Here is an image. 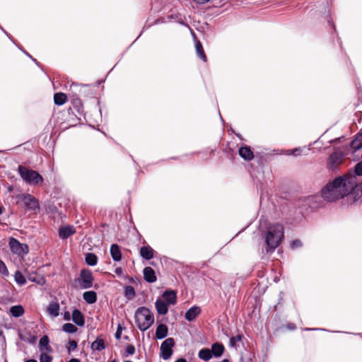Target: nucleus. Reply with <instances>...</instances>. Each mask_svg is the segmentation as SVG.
<instances>
[{"instance_id":"obj_1","label":"nucleus","mask_w":362,"mask_h":362,"mask_svg":"<svg viewBox=\"0 0 362 362\" xmlns=\"http://www.w3.org/2000/svg\"><path fill=\"white\" fill-rule=\"evenodd\" d=\"M321 197L329 202L345 197L355 202L362 198V183L357 184L354 176L338 177L322 187Z\"/></svg>"},{"instance_id":"obj_2","label":"nucleus","mask_w":362,"mask_h":362,"mask_svg":"<svg viewBox=\"0 0 362 362\" xmlns=\"http://www.w3.org/2000/svg\"><path fill=\"white\" fill-rule=\"evenodd\" d=\"M284 238V228L281 223L269 225L264 233L265 247L262 253L272 254L275 250L281 244Z\"/></svg>"},{"instance_id":"obj_3","label":"nucleus","mask_w":362,"mask_h":362,"mask_svg":"<svg viewBox=\"0 0 362 362\" xmlns=\"http://www.w3.org/2000/svg\"><path fill=\"white\" fill-rule=\"evenodd\" d=\"M134 318L138 328L141 332L149 329L154 322L153 314L146 307L139 308L135 312Z\"/></svg>"},{"instance_id":"obj_4","label":"nucleus","mask_w":362,"mask_h":362,"mask_svg":"<svg viewBox=\"0 0 362 362\" xmlns=\"http://www.w3.org/2000/svg\"><path fill=\"white\" fill-rule=\"evenodd\" d=\"M18 172L23 180L30 185L37 186L43 182L42 177L34 170L19 165Z\"/></svg>"},{"instance_id":"obj_5","label":"nucleus","mask_w":362,"mask_h":362,"mask_svg":"<svg viewBox=\"0 0 362 362\" xmlns=\"http://www.w3.org/2000/svg\"><path fill=\"white\" fill-rule=\"evenodd\" d=\"M75 281L79 282L82 289H87L93 286L94 278L89 269H83L80 272V278L76 279Z\"/></svg>"},{"instance_id":"obj_6","label":"nucleus","mask_w":362,"mask_h":362,"mask_svg":"<svg viewBox=\"0 0 362 362\" xmlns=\"http://www.w3.org/2000/svg\"><path fill=\"white\" fill-rule=\"evenodd\" d=\"M11 251L18 255H24L28 253L29 247L27 244L21 243L17 239L11 238L9 240Z\"/></svg>"},{"instance_id":"obj_7","label":"nucleus","mask_w":362,"mask_h":362,"mask_svg":"<svg viewBox=\"0 0 362 362\" xmlns=\"http://www.w3.org/2000/svg\"><path fill=\"white\" fill-rule=\"evenodd\" d=\"M18 199L28 210L35 211L40 208L38 200L30 194H22L18 196Z\"/></svg>"},{"instance_id":"obj_8","label":"nucleus","mask_w":362,"mask_h":362,"mask_svg":"<svg viewBox=\"0 0 362 362\" xmlns=\"http://www.w3.org/2000/svg\"><path fill=\"white\" fill-rule=\"evenodd\" d=\"M344 154L339 151H335L328 158L327 168L329 170H335L339 165L343 162Z\"/></svg>"},{"instance_id":"obj_9","label":"nucleus","mask_w":362,"mask_h":362,"mask_svg":"<svg viewBox=\"0 0 362 362\" xmlns=\"http://www.w3.org/2000/svg\"><path fill=\"white\" fill-rule=\"evenodd\" d=\"M175 345V341L173 338H168L163 341L160 345V357L164 360L169 359L173 354V347Z\"/></svg>"},{"instance_id":"obj_10","label":"nucleus","mask_w":362,"mask_h":362,"mask_svg":"<svg viewBox=\"0 0 362 362\" xmlns=\"http://www.w3.org/2000/svg\"><path fill=\"white\" fill-rule=\"evenodd\" d=\"M163 301L169 305H175L177 303V293L173 290H166L162 293Z\"/></svg>"},{"instance_id":"obj_11","label":"nucleus","mask_w":362,"mask_h":362,"mask_svg":"<svg viewBox=\"0 0 362 362\" xmlns=\"http://www.w3.org/2000/svg\"><path fill=\"white\" fill-rule=\"evenodd\" d=\"M71 320L77 326L83 327L85 325L84 316L81 311L78 309L75 308L73 310Z\"/></svg>"},{"instance_id":"obj_12","label":"nucleus","mask_w":362,"mask_h":362,"mask_svg":"<svg viewBox=\"0 0 362 362\" xmlns=\"http://www.w3.org/2000/svg\"><path fill=\"white\" fill-rule=\"evenodd\" d=\"M239 156L245 160H252L254 158V153L251 148L247 146H241L238 150Z\"/></svg>"},{"instance_id":"obj_13","label":"nucleus","mask_w":362,"mask_h":362,"mask_svg":"<svg viewBox=\"0 0 362 362\" xmlns=\"http://www.w3.org/2000/svg\"><path fill=\"white\" fill-rule=\"evenodd\" d=\"M143 274L144 279L146 282L152 284L156 281L157 278L155 274V271L151 267H145L144 269Z\"/></svg>"},{"instance_id":"obj_14","label":"nucleus","mask_w":362,"mask_h":362,"mask_svg":"<svg viewBox=\"0 0 362 362\" xmlns=\"http://www.w3.org/2000/svg\"><path fill=\"white\" fill-rule=\"evenodd\" d=\"M140 256L146 259V260H150L152 258H153L154 256V250L152 247H151L149 245H144L141 247L139 250Z\"/></svg>"},{"instance_id":"obj_15","label":"nucleus","mask_w":362,"mask_h":362,"mask_svg":"<svg viewBox=\"0 0 362 362\" xmlns=\"http://www.w3.org/2000/svg\"><path fill=\"white\" fill-rule=\"evenodd\" d=\"M75 233L76 230L73 226L61 227L59 229V237L62 240H65Z\"/></svg>"},{"instance_id":"obj_16","label":"nucleus","mask_w":362,"mask_h":362,"mask_svg":"<svg viewBox=\"0 0 362 362\" xmlns=\"http://www.w3.org/2000/svg\"><path fill=\"white\" fill-rule=\"evenodd\" d=\"M201 313V308L199 306L194 305L185 313V319L189 322L193 321Z\"/></svg>"},{"instance_id":"obj_17","label":"nucleus","mask_w":362,"mask_h":362,"mask_svg":"<svg viewBox=\"0 0 362 362\" xmlns=\"http://www.w3.org/2000/svg\"><path fill=\"white\" fill-rule=\"evenodd\" d=\"M155 307L159 315H166L168 312V305L160 298L156 300Z\"/></svg>"},{"instance_id":"obj_18","label":"nucleus","mask_w":362,"mask_h":362,"mask_svg":"<svg viewBox=\"0 0 362 362\" xmlns=\"http://www.w3.org/2000/svg\"><path fill=\"white\" fill-rule=\"evenodd\" d=\"M350 147L353 150L352 153H356L362 148V133L356 135L354 139L350 143Z\"/></svg>"},{"instance_id":"obj_19","label":"nucleus","mask_w":362,"mask_h":362,"mask_svg":"<svg viewBox=\"0 0 362 362\" xmlns=\"http://www.w3.org/2000/svg\"><path fill=\"white\" fill-rule=\"evenodd\" d=\"M110 255L115 262H119L122 259V252L119 246L117 244H112L110 246Z\"/></svg>"},{"instance_id":"obj_20","label":"nucleus","mask_w":362,"mask_h":362,"mask_svg":"<svg viewBox=\"0 0 362 362\" xmlns=\"http://www.w3.org/2000/svg\"><path fill=\"white\" fill-rule=\"evenodd\" d=\"M224 350V346L221 343L218 342L213 344L211 349L212 356L216 358L221 356Z\"/></svg>"},{"instance_id":"obj_21","label":"nucleus","mask_w":362,"mask_h":362,"mask_svg":"<svg viewBox=\"0 0 362 362\" xmlns=\"http://www.w3.org/2000/svg\"><path fill=\"white\" fill-rule=\"evenodd\" d=\"M83 300L88 304H93L97 301V293L94 291H86L83 293Z\"/></svg>"},{"instance_id":"obj_22","label":"nucleus","mask_w":362,"mask_h":362,"mask_svg":"<svg viewBox=\"0 0 362 362\" xmlns=\"http://www.w3.org/2000/svg\"><path fill=\"white\" fill-rule=\"evenodd\" d=\"M168 327L164 324H160L158 325L156 330V337L158 339H163L168 335Z\"/></svg>"},{"instance_id":"obj_23","label":"nucleus","mask_w":362,"mask_h":362,"mask_svg":"<svg viewBox=\"0 0 362 362\" xmlns=\"http://www.w3.org/2000/svg\"><path fill=\"white\" fill-rule=\"evenodd\" d=\"M90 348L93 351H101L106 348L105 341L103 339L97 337L96 339L91 344Z\"/></svg>"},{"instance_id":"obj_24","label":"nucleus","mask_w":362,"mask_h":362,"mask_svg":"<svg viewBox=\"0 0 362 362\" xmlns=\"http://www.w3.org/2000/svg\"><path fill=\"white\" fill-rule=\"evenodd\" d=\"M49 338L47 335L43 336L39 341V349L41 351H43V350H46L48 352L52 351V348L49 345Z\"/></svg>"},{"instance_id":"obj_25","label":"nucleus","mask_w":362,"mask_h":362,"mask_svg":"<svg viewBox=\"0 0 362 362\" xmlns=\"http://www.w3.org/2000/svg\"><path fill=\"white\" fill-rule=\"evenodd\" d=\"M47 312L51 316H52L54 317H57L59 313V303L57 302L50 303L47 308Z\"/></svg>"},{"instance_id":"obj_26","label":"nucleus","mask_w":362,"mask_h":362,"mask_svg":"<svg viewBox=\"0 0 362 362\" xmlns=\"http://www.w3.org/2000/svg\"><path fill=\"white\" fill-rule=\"evenodd\" d=\"M195 48L197 56L204 62H206V56L204 53L202 44L199 40H195Z\"/></svg>"},{"instance_id":"obj_27","label":"nucleus","mask_w":362,"mask_h":362,"mask_svg":"<svg viewBox=\"0 0 362 362\" xmlns=\"http://www.w3.org/2000/svg\"><path fill=\"white\" fill-rule=\"evenodd\" d=\"M25 310L22 305H13L10 308V313L14 317H19L23 315Z\"/></svg>"},{"instance_id":"obj_28","label":"nucleus","mask_w":362,"mask_h":362,"mask_svg":"<svg viewBox=\"0 0 362 362\" xmlns=\"http://www.w3.org/2000/svg\"><path fill=\"white\" fill-rule=\"evenodd\" d=\"M198 356L199 358L204 361H208L212 358V354L211 349L207 348H204L199 350L198 353Z\"/></svg>"},{"instance_id":"obj_29","label":"nucleus","mask_w":362,"mask_h":362,"mask_svg":"<svg viewBox=\"0 0 362 362\" xmlns=\"http://www.w3.org/2000/svg\"><path fill=\"white\" fill-rule=\"evenodd\" d=\"M66 95L63 93H57L54 95V102L57 105H62L66 101Z\"/></svg>"},{"instance_id":"obj_30","label":"nucleus","mask_w":362,"mask_h":362,"mask_svg":"<svg viewBox=\"0 0 362 362\" xmlns=\"http://www.w3.org/2000/svg\"><path fill=\"white\" fill-rule=\"evenodd\" d=\"M86 263L89 266H95L98 263V257L94 253H87L85 257Z\"/></svg>"},{"instance_id":"obj_31","label":"nucleus","mask_w":362,"mask_h":362,"mask_svg":"<svg viewBox=\"0 0 362 362\" xmlns=\"http://www.w3.org/2000/svg\"><path fill=\"white\" fill-rule=\"evenodd\" d=\"M124 294L128 300H132L136 296L134 288L132 286H124Z\"/></svg>"},{"instance_id":"obj_32","label":"nucleus","mask_w":362,"mask_h":362,"mask_svg":"<svg viewBox=\"0 0 362 362\" xmlns=\"http://www.w3.org/2000/svg\"><path fill=\"white\" fill-rule=\"evenodd\" d=\"M62 331L68 334H74L78 331V328L71 323H65L62 326Z\"/></svg>"},{"instance_id":"obj_33","label":"nucleus","mask_w":362,"mask_h":362,"mask_svg":"<svg viewBox=\"0 0 362 362\" xmlns=\"http://www.w3.org/2000/svg\"><path fill=\"white\" fill-rule=\"evenodd\" d=\"M14 279L16 282L21 286L24 285L26 283L25 276L19 270H17L15 272Z\"/></svg>"},{"instance_id":"obj_34","label":"nucleus","mask_w":362,"mask_h":362,"mask_svg":"<svg viewBox=\"0 0 362 362\" xmlns=\"http://www.w3.org/2000/svg\"><path fill=\"white\" fill-rule=\"evenodd\" d=\"M243 339V334H238L235 337H232L230 339V345L232 347H236V343L238 341H241Z\"/></svg>"},{"instance_id":"obj_35","label":"nucleus","mask_w":362,"mask_h":362,"mask_svg":"<svg viewBox=\"0 0 362 362\" xmlns=\"http://www.w3.org/2000/svg\"><path fill=\"white\" fill-rule=\"evenodd\" d=\"M354 177L362 176V160L356 164L354 169Z\"/></svg>"},{"instance_id":"obj_36","label":"nucleus","mask_w":362,"mask_h":362,"mask_svg":"<svg viewBox=\"0 0 362 362\" xmlns=\"http://www.w3.org/2000/svg\"><path fill=\"white\" fill-rule=\"evenodd\" d=\"M40 362H52V357L46 353L42 352L39 357Z\"/></svg>"},{"instance_id":"obj_37","label":"nucleus","mask_w":362,"mask_h":362,"mask_svg":"<svg viewBox=\"0 0 362 362\" xmlns=\"http://www.w3.org/2000/svg\"><path fill=\"white\" fill-rule=\"evenodd\" d=\"M0 274L4 276H8L9 275L8 270L5 263L1 259L0 260Z\"/></svg>"},{"instance_id":"obj_38","label":"nucleus","mask_w":362,"mask_h":362,"mask_svg":"<svg viewBox=\"0 0 362 362\" xmlns=\"http://www.w3.org/2000/svg\"><path fill=\"white\" fill-rule=\"evenodd\" d=\"M78 344L75 340H69L68 342V346H66V349L69 353L74 351L77 348Z\"/></svg>"},{"instance_id":"obj_39","label":"nucleus","mask_w":362,"mask_h":362,"mask_svg":"<svg viewBox=\"0 0 362 362\" xmlns=\"http://www.w3.org/2000/svg\"><path fill=\"white\" fill-rule=\"evenodd\" d=\"M302 245H303L302 242L298 239L293 240V241H291V243L290 244V247L293 250L300 247H302Z\"/></svg>"},{"instance_id":"obj_40","label":"nucleus","mask_w":362,"mask_h":362,"mask_svg":"<svg viewBox=\"0 0 362 362\" xmlns=\"http://www.w3.org/2000/svg\"><path fill=\"white\" fill-rule=\"evenodd\" d=\"M72 103L74 108L76 109V110L79 112L81 111V108L82 107V103L81 99L76 98L73 100Z\"/></svg>"},{"instance_id":"obj_41","label":"nucleus","mask_w":362,"mask_h":362,"mask_svg":"<svg viewBox=\"0 0 362 362\" xmlns=\"http://www.w3.org/2000/svg\"><path fill=\"white\" fill-rule=\"evenodd\" d=\"M125 352L127 355H132L135 353V347L132 344H129L127 346Z\"/></svg>"},{"instance_id":"obj_42","label":"nucleus","mask_w":362,"mask_h":362,"mask_svg":"<svg viewBox=\"0 0 362 362\" xmlns=\"http://www.w3.org/2000/svg\"><path fill=\"white\" fill-rule=\"evenodd\" d=\"M121 336H122V327H120V325H118L117 331L115 334V337L117 339H119L121 338Z\"/></svg>"},{"instance_id":"obj_43","label":"nucleus","mask_w":362,"mask_h":362,"mask_svg":"<svg viewBox=\"0 0 362 362\" xmlns=\"http://www.w3.org/2000/svg\"><path fill=\"white\" fill-rule=\"evenodd\" d=\"M326 18L327 20L328 23L332 27L333 29L335 30V26L333 22L332 21V17L329 11H328V13H327Z\"/></svg>"},{"instance_id":"obj_44","label":"nucleus","mask_w":362,"mask_h":362,"mask_svg":"<svg viewBox=\"0 0 362 362\" xmlns=\"http://www.w3.org/2000/svg\"><path fill=\"white\" fill-rule=\"evenodd\" d=\"M291 153L289 154L293 155V156H298L301 153V148H296L294 149H292L290 151Z\"/></svg>"},{"instance_id":"obj_45","label":"nucleus","mask_w":362,"mask_h":362,"mask_svg":"<svg viewBox=\"0 0 362 362\" xmlns=\"http://www.w3.org/2000/svg\"><path fill=\"white\" fill-rule=\"evenodd\" d=\"M63 318L64 320L69 321L71 319L69 312H64L63 314Z\"/></svg>"},{"instance_id":"obj_46","label":"nucleus","mask_w":362,"mask_h":362,"mask_svg":"<svg viewBox=\"0 0 362 362\" xmlns=\"http://www.w3.org/2000/svg\"><path fill=\"white\" fill-rule=\"evenodd\" d=\"M15 45H16V46L21 50L23 51V52L26 55L28 56L29 58H30L32 59L33 57L28 52H26L25 50H23L19 45H18L16 42L13 40L12 41Z\"/></svg>"},{"instance_id":"obj_47","label":"nucleus","mask_w":362,"mask_h":362,"mask_svg":"<svg viewBox=\"0 0 362 362\" xmlns=\"http://www.w3.org/2000/svg\"><path fill=\"white\" fill-rule=\"evenodd\" d=\"M37 337L34 335H30L29 339L28 340V343L34 344L36 341Z\"/></svg>"},{"instance_id":"obj_48","label":"nucleus","mask_w":362,"mask_h":362,"mask_svg":"<svg viewBox=\"0 0 362 362\" xmlns=\"http://www.w3.org/2000/svg\"><path fill=\"white\" fill-rule=\"evenodd\" d=\"M197 4H204L209 2L210 0H193Z\"/></svg>"},{"instance_id":"obj_49","label":"nucleus","mask_w":362,"mask_h":362,"mask_svg":"<svg viewBox=\"0 0 362 362\" xmlns=\"http://www.w3.org/2000/svg\"><path fill=\"white\" fill-rule=\"evenodd\" d=\"M0 29L5 33V35L11 40L13 41V37H11V35L8 33L1 25H0Z\"/></svg>"},{"instance_id":"obj_50","label":"nucleus","mask_w":362,"mask_h":362,"mask_svg":"<svg viewBox=\"0 0 362 362\" xmlns=\"http://www.w3.org/2000/svg\"><path fill=\"white\" fill-rule=\"evenodd\" d=\"M115 272L117 274V275H121L122 274V268L120 267H117L115 269Z\"/></svg>"},{"instance_id":"obj_51","label":"nucleus","mask_w":362,"mask_h":362,"mask_svg":"<svg viewBox=\"0 0 362 362\" xmlns=\"http://www.w3.org/2000/svg\"><path fill=\"white\" fill-rule=\"evenodd\" d=\"M288 328L290 329H296V325L295 324H293V323H289L288 325H287Z\"/></svg>"},{"instance_id":"obj_52","label":"nucleus","mask_w":362,"mask_h":362,"mask_svg":"<svg viewBox=\"0 0 362 362\" xmlns=\"http://www.w3.org/2000/svg\"><path fill=\"white\" fill-rule=\"evenodd\" d=\"M305 330L306 331H312V330H325L324 329H320V328H305Z\"/></svg>"},{"instance_id":"obj_53","label":"nucleus","mask_w":362,"mask_h":362,"mask_svg":"<svg viewBox=\"0 0 362 362\" xmlns=\"http://www.w3.org/2000/svg\"><path fill=\"white\" fill-rule=\"evenodd\" d=\"M68 362H81L78 358H71Z\"/></svg>"},{"instance_id":"obj_54","label":"nucleus","mask_w":362,"mask_h":362,"mask_svg":"<svg viewBox=\"0 0 362 362\" xmlns=\"http://www.w3.org/2000/svg\"><path fill=\"white\" fill-rule=\"evenodd\" d=\"M175 362H187V360L184 358H180L177 360H176Z\"/></svg>"},{"instance_id":"obj_55","label":"nucleus","mask_w":362,"mask_h":362,"mask_svg":"<svg viewBox=\"0 0 362 362\" xmlns=\"http://www.w3.org/2000/svg\"><path fill=\"white\" fill-rule=\"evenodd\" d=\"M0 337H2L4 339V341H5V337L4 336L3 331L0 329Z\"/></svg>"},{"instance_id":"obj_56","label":"nucleus","mask_w":362,"mask_h":362,"mask_svg":"<svg viewBox=\"0 0 362 362\" xmlns=\"http://www.w3.org/2000/svg\"><path fill=\"white\" fill-rule=\"evenodd\" d=\"M25 362H37L35 359H28Z\"/></svg>"},{"instance_id":"obj_57","label":"nucleus","mask_w":362,"mask_h":362,"mask_svg":"<svg viewBox=\"0 0 362 362\" xmlns=\"http://www.w3.org/2000/svg\"><path fill=\"white\" fill-rule=\"evenodd\" d=\"M32 60L33 61V62H35L37 66H40L39 63L37 62V61L35 59V58H32Z\"/></svg>"},{"instance_id":"obj_58","label":"nucleus","mask_w":362,"mask_h":362,"mask_svg":"<svg viewBox=\"0 0 362 362\" xmlns=\"http://www.w3.org/2000/svg\"><path fill=\"white\" fill-rule=\"evenodd\" d=\"M279 295H280L279 301H281L283 300V297H282L283 293L280 292ZM279 303H280V302H279Z\"/></svg>"},{"instance_id":"obj_59","label":"nucleus","mask_w":362,"mask_h":362,"mask_svg":"<svg viewBox=\"0 0 362 362\" xmlns=\"http://www.w3.org/2000/svg\"><path fill=\"white\" fill-rule=\"evenodd\" d=\"M257 187H259L260 189H263V187H262V184H260V185H259V186H258V185H257Z\"/></svg>"},{"instance_id":"obj_60","label":"nucleus","mask_w":362,"mask_h":362,"mask_svg":"<svg viewBox=\"0 0 362 362\" xmlns=\"http://www.w3.org/2000/svg\"><path fill=\"white\" fill-rule=\"evenodd\" d=\"M3 208L1 206H0V215L2 214Z\"/></svg>"},{"instance_id":"obj_61","label":"nucleus","mask_w":362,"mask_h":362,"mask_svg":"<svg viewBox=\"0 0 362 362\" xmlns=\"http://www.w3.org/2000/svg\"><path fill=\"white\" fill-rule=\"evenodd\" d=\"M221 362H230L228 359H223Z\"/></svg>"},{"instance_id":"obj_62","label":"nucleus","mask_w":362,"mask_h":362,"mask_svg":"<svg viewBox=\"0 0 362 362\" xmlns=\"http://www.w3.org/2000/svg\"><path fill=\"white\" fill-rule=\"evenodd\" d=\"M109 362H117V361L115 359H113L112 361H110Z\"/></svg>"},{"instance_id":"obj_63","label":"nucleus","mask_w":362,"mask_h":362,"mask_svg":"<svg viewBox=\"0 0 362 362\" xmlns=\"http://www.w3.org/2000/svg\"><path fill=\"white\" fill-rule=\"evenodd\" d=\"M168 18H169V19L173 18V16H168Z\"/></svg>"},{"instance_id":"obj_64","label":"nucleus","mask_w":362,"mask_h":362,"mask_svg":"<svg viewBox=\"0 0 362 362\" xmlns=\"http://www.w3.org/2000/svg\"><path fill=\"white\" fill-rule=\"evenodd\" d=\"M219 115H220V118H221V119L222 120V122H223V118H222V116L221 115V114H220V113H219Z\"/></svg>"}]
</instances>
